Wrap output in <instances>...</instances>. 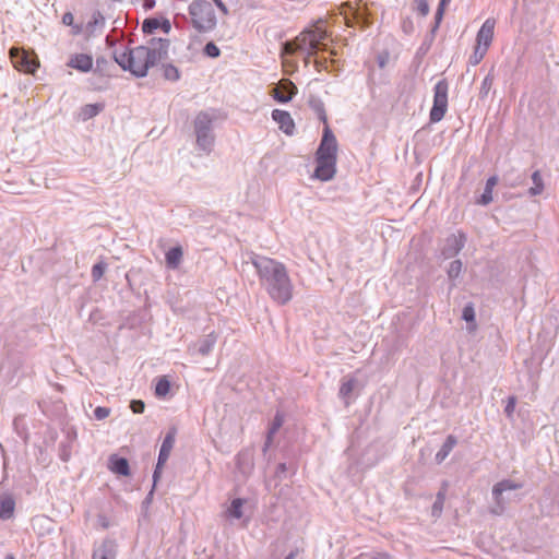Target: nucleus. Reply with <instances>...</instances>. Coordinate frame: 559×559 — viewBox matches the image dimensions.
<instances>
[{"label": "nucleus", "instance_id": "obj_1", "mask_svg": "<svg viewBox=\"0 0 559 559\" xmlns=\"http://www.w3.org/2000/svg\"><path fill=\"white\" fill-rule=\"evenodd\" d=\"M252 264L257 269L261 284L275 302L285 305L293 298V284L283 263L260 257L252 259Z\"/></svg>", "mask_w": 559, "mask_h": 559}, {"label": "nucleus", "instance_id": "obj_2", "mask_svg": "<svg viewBox=\"0 0 559 559\" xmlns=\"http://www.w3.org/2000/svg\"><path fill=\"white\" fill-rule=\"evenodd\" d=\"M156 47L139 46L116 56V61L124 70H129L136 76H144L147 70L166 53L169 46L167 39H158Z\"/></svg>", "mask_w": 559, "mask_h": 559}, {"label": "nucleus", "instance_id": "obj_3", "mask_svg": "<svg viewBox=\"0 0 559 559\" xmlns=\"http://www.w3.org/2000/svg\"><path fill=\"white\" fill-rule=\"evenodd\" d=\"M328 32L322 22H318L311 28L301 32L293 41L284 45V52L293 55L298 50L307 51L309 55L318 50H324L328 46Z\"/></svg>", "mask_w": 559, "mask_h": 559}, {"label": "nucleus", "instance_id": "obj_4", "mask_svg": "<svg viewBox=\"0 0 559 559\" xmlns=\"http://www.w3.org/2000/svg\"><path fill=\"white\" fill-rule=\"evenodd\" d=\"M189 15L192 26L199 33H209L216 27V13L213 4L209 1L193 0L189 5Z\"/></svg>", "mask_w": 559, "mask_h": 559}, {"label": "nucleus", "instance_id": "obj_5", "mask_svg": "<svg viewBox=\"0 0 559 559\" xmlns=\"http://www.w3.org/2000/svg\"><path fill=\"white\" fill-rule=\"evenodd\" d=\"M495 26L496 21L493 19H487L479 28L476 36L475 50L471 57L473 64H478L485 57L493 39Z\"/></svg>", "mask_w": 559, "mask_h": 559}, {"label": "nucleus", "instance_id": "obj_6", "mask_svg": "<svg viewBox=\"0 0 559 559\" xmlns=\"http://www.w3.org/2000/svg\"><path fill=\"white\" fill-rule=\"evenodd\" d=\"M433 105L430 110V121L439 122L443 119L448 110V91L449 85L445 80L439 81L435 85Z\"/></svg>", "mask_w": 559, "mask_h": 559}, {"label": "nucleus", "instance_id": "obj_7", "mask_svg": "<svg viewBox=\"0 0 559 559\" xmlns=\"http://www.w3.org/2000/svg\"><path fill=\"white\" fill-rule=\"evenodd\" d=\"M9 55L13 67L20 72L34 73L39 67L36 56L24 49L12 47Z\"/></svg>", "mask_w": 559, "mask_h": 559}, {"label": "nucleus", "instance_id": "obj_8", "mask_svg": "<svg viewBox=\"0 0 559 559\" xmlns=\"http://www.w3.org/2000/svg\"><path fill=\"white\" fill-rule=\"evenodd\" d=\"M211 124L212 119L205 112L199 114L194 121L197 143L204 151H209L213 145L214 138L211 134Z\"/></svg>", "mask_w": 559, "mask_h": 559}, {"label": "nucleus", "instance_id": "obj_9", "mask_svg": "<svg viewBox=\"0 0 559 559\" xmlns=\"http://www.w3.org/2000/svg\"><path fill=\"white\" fill-rule=\"evenodd\" d=\"M337 156V142L330 126L323 129L321 143L317 150L316 157H323L326 159H336Z\"/></svg>", "mask_w": 559, "mask_h": 559}, {"label": "nucleus", "instance_id": "obj_10", "mask_svg": "<svg viewBox=\"0 0 559 559\" xmlns=\"http://www.w3.org/2000/svg\"><path fill=\"white\" fill-rule=\"evenodd\" d=\"M175 437H176V430L173 429L171 431H169L163 443H162V447H160V450H159V455H158V461H157V465H156V468H155V472H154V481L157 480V478L159 477V474H160V469L162 467L164 466V464L167 462L169 455H170V452L174 448V444H175Z\"/></svg>", "mask_w": 559, "mask_h": 559}, {"label": "nucleus", "instance_id": "obj_11", "mask_svg": "<svg viewBox=\"0 0 559 559\" xmlns=\"http://www.w3.org/2000/svg\"><path fill=\"white\" fill-rule=\"evenodd\" d=\"M272 95L278 103H287L297 94V87L289 80H281L273 88Z\"/></svg>", "mask_w": 559, "mask_h": 559}, {"label": "nucleus", "instance_id": "obj_12", "mask_svg": "<svg viewBox=\"0 0 559 559\" xmlns=\"http://www.w3.org/2000/svg\"><path fill=\"white\" fill-rule=\"evenodd\" d=\"M316 160L317 167L314 171V177L322 181H328L332 179L336 171V159L316 157Z\"/></svg>", "mask_w": 559, "mask_h": 559}, {"label": "nucleus", "instance_id": "obj_13", "mask_svg": "<svg viewBox=\"0 0 559 559\" xmlns=\"http://www.w3.org/2000/svg\"><path fill=\"white\" fill-rule=\"evenodd\" d=\"M272 118L285 134L292 135L294 133L295 122L288 111L274 109L272 111Z\"/></svg>", "mask_w": 559, "mask_h": 559}, {"label": "nucleus", "instance_id": "obj_14", "mask_svg": "<svg viewBox=\"0 0 559 559\" xmlns=\"http://www.w3.org/2000/svg\"><path fill=\"white\" fill-rule=\"evenodd\" d=\"M93 63H94V60L91 55L74 53L69 58L67 66L69 68L75 69L80 72H88L92 70Z\"/></svg>", "mask_w": 559, "mask_h": 559}, {"label": "nucleus", "instance_id": "obj_15", "mask_svg": "<svg viewBox=\"0 0 559 559\" xmlns=\"http://www.w3.org/2000/svg\"><path fill=\"white\" fill-rule=\"evenodd\" d=\"M109 468L114 473L122 475V476H128L130 474L128 461L123 457H118L116 455L110 457Z\"/></svg>", "mask_w": 559, "mask_h": 559}, {"label": "nucleus", "instance_id": "obj_16", "mask_svg": "<svg viewBox=\"0 0 559 559\" xmlns=\"http://www.w3.org/2000/svg\"><path fill=\"white\" fill-rule=\"evenodd\" d=\"M457 439L450 435L448 436L447 440L442 444L441 449L437 452L435 459L437 463H442L447 456L450 454V452L453 450V448L456 445Z\"/></svg>", "mask_w": 559, "mask_h": 559}, {"label": "nucleus", "instance_id": "obj_17", "mask_svg": "<svg viewBox=\"0 0 559 559\" xmlns=\"http://www.w3.org/2000/svg\"><path fill=\"white\" fill-rule=\"evenodd\" d=\"M15 510V502L11 497L4 498L0 501V519L9 520L13 516Z\"/></svg>", "mask_w": 559, "mask_h": 559}, {"label": "nucleus", "instance_id": "obj_18", "mask_svg": "<svg viewBox=\"0 0 559 559\" xmlns=\"http://www.w3.org/2000/svg\"><path fill=\"white\" fill-rule=\"evenodd\" d=\"M182 259L181 247H174L166 253V263L169 267L176 269L180 264Z\"/></svg>", "mask_w": 559, "mask_h": 559}, {"label": "nucleus", "instance_id": "obj_19", "mask_svg": "<svg viewBox=\"0 0 559 559\" xmlns=\"http://www.w3.org/2000/svg\"><path fill=\"white\" fill-rule=\"evenodd\" d=\"M497 182H498V178L496 176H492L487 179L485 191L481 194L478 203L486 205L492 201V191H493V188L497 185Z\"/></svg>", "mask_w": 559, "mask_h": 559}, {"label": "nucleus", "instance_id": "obj_20", "mask_svg": "<svg viewBox=\"0 0 559 559\" xmlns=\"http://www.w3.org/2000/svg\"><path fill=\"white\" fill-rule=\"evenodd\" d=\"M115 550L111 544L104 543L94 550L92 559H114Z\"/></svg>", "mask_w": 559, "mask_h": 559}, {"label": "nucleus", "instance_id": "obj_21", "mask_svg": "<svg viewBox=\"0 0 559 559\" xmlns=\"http://www.w3.org/2000/svg\"><path fill=\"white\" fill-rule=\"evenodd\" d=\"M534 186L530 188L528 192L531 195H538L544 191V181L539 170H536L532 175Z\"/></svg>", "mask_w": 559, "mask_h": 559}, {"label": "nucleus", "instance_id": "obj_22", "mask_svg": "<svg viewBox=\"0 0 559 559\" xmlns=\"http://www.w3.org/2000/svg\"><path fill=\"white\" fill-rule=\"evenodd\" d=\"M103 109V106L99 104H88L85 105L81 110V116L84 120L91 119L98 115Z\"/></svg>", "mask_w": 559, "mask_h": 559}, {"label": "nucleus", "instance_id": "obj_23", "mask_svg": "<svg viewBox=\"0 0 559 559\" xmlns=\"http://www.w3.org/2000/svg\"><path fill=\"white\" fill-rule=\"evenodd\" d=\"M170 391V382L166 377H162L157 380L155 386V394L159 397H165Z\"/></svg>", "mask_w": 559, "mask_h": 559}, {"label": "nucleus", "instance_id": "obj_24", "mask_svg": "<svg viewBox=\"0 0 559 559\" xmlns=\"http://www.w3.org/2000/svg\"><path fill=\"white\" fill-rule=\"evenodd\" d=\"M356 384L357 382L355 379L344 380L340 388L341 397L348 399L352 395L353 391L355 390Z\"/></svg>", "mask_w": 559, "mask_h": 559}, {"label": "nucleus", "instance_id": "obj_25", "mask_svg": "<svg viewBox=\"0 0 559 559\" xmlns=\"http://www.w3.org/2000/svg\"><path fill=\"white\" fill-rule=\"evenodd\" d=\"M245 501L242 499H234L228 509V513L230 516L235 519H240L242 516V507Z\"/></svg>", "mask_w": 559, "mask_h": 559}, {"label": "nucleus", "instance_id": "obj_26", "mask_svg": "<svg viewBox=\"0 0 559 559\" xmlns=\"http://www.w3.org/2000/svg\"><path fill=\"white\" fill-rule=\"evenodd\" d=\"M518 487V485H514L511 481L503 480L495 485L492 493L498 498L503 491L516 489Z\"/></svg>", "mask_w": 559, "mask_h": 559}, {"label": "nucleus", "instance_id": "obj_27", "mask_svg": "<svg viewBox=\"0 0 559 559\" xmlns=\"http://www.w3.org/2000/svg\"><path fill=\"white\" fill-rule=\"evenodd\" d=\"M284 423V418L281 414H276V416L273 419L272 426L269 430L267 435V443L272 442L273 436L277 432V430L282 427Z\"/></svg>", "mask_w": 559, "mask_h": 559}, {"label": "nucleus", "instance_id": "obj_28", "mask_svg": "<svg viewBox=\"0 0 559 559\" xmlns=\"http://www.w3.org/2000/svg\"><path fill=\"white\" fill-rule=\"evenodd\" d=\"M159 25H160V20H158V19H146L143 22L142 29H143L144 33L152 34L157 28H159Z\"/></svg>", "mask_w": 559, "mask_h": 559}, {"label": "nucleus", "instance_id": "obj_29", "mask_svg": "<svg viewBox=\"0 0 559 559\" xmlns=\"http://www.w3.org/2000/svg\"><path fill=\"white\" fill-rule=\"evenodd\" d=\"M204 52L211 58H217L221 53V50L214 43L210 41L205 45Z\"/></svg>", "mask_w": 559, "mask_h": 559}, {"label": "nucleus", "instance_id": "obj_30", "mask_svg": "<svg viewBox=\"0 0 559 559\" xmlns=\"http://www.w3.org/2000/svg\"><path fill=\"white\" fill-rule=\"evenodd\" d=\"M104 272H105V264L97 263L92 269V276L95 281H98L104 275Z\"/></svg>", "mask_w": 559, "mask_h": 559}, {"label": "nucleus", "instance_id": "obj_31", "mask_svg": "<svg viewBox=\"0 0 559 559\" xmlns=\"http://www.w3.org/2000/svg\"><path fill=\"white\" fill-rule=\"evenodd\" d=\"M463 319L466 322H473L475 320V311L472 305H467L463 309Z\"/></svg>", "mask_w": 559, "mask_h": 559}, {"label": "nucleus", "instance_id": "obj_32", "mask_svg": "<svg viewBox=\"0 0 559 559\" xmlns=\"http://www.w3.org/2000/svg\"><path fill=\"white\" fill-rule=\"evenodd\" d=\"M110 409L107 407L98 406L94 409V416L96 419L102 420L109 416Z\"/></svg>", "mask_w": 559, "mask_h": 559}, {"label": "nucleus", "instance_id": "obj_33", "mask_svg": "<svg viewBox=\"0 0 559 559\" xmlns=\"http://www.w3.org/2000/svg\"><path fill=\"white\" fill-rule=\"evenodd\" d=\"M461 270H462V263H461V261H459V260L453 261V262L450 264L449 275H450L451 277H456V276L461 273Z\"/></svg>", "mask_w": 559, "mask_h": 559}, {"label": "nucleus", "instance_id": "obj_34", "mask_svg": "<svg viewBox=\"0 0 559 559\" xmlns=\"http://www.w3.org/2000/svg\"><path fill=\"white\" fill-rule=\"evenodd\" d=\"M452 240L455 243V249L452 254H455L463 248L464 242H465V237H464V235L460 234L459 236H453Z\"/></svg>", "mask_w": 559, "mask_h": 559}, {"label": "nucleus", "instance_id": "obj_35", "mask_svg": "<svg viewBox=\"0 0 559 559\" xmlns=\"http://www.w3.org/2000/svg\"><path fill=\"white\" fill-rule=\"evenodd\" d=\"M134 3L141 5L144 10H151L155 7V0H132Z\"/></svg>", "mask_w": 559, "mask_h": 559}, {"label": "nucleus", "instance_id": "obj_36", "mask_svg": "<svg viewBox=\"0 0 559 559\" xmlns=\"http://www.w3.org/2000/svg\"><path fill=\"white\" fill-rule=\"evenodd\" d=\"M165 75L167 79L177 80L179 78V72L175 67L169 66L165 69Z\"/></svg>", "mask_w": 559, "mask_h": 559}, {"label": "nucleus", "instance_id": "obj_37", "mask_svg": "<svg viewBox=\"0 0 559 559\" xmlns=\"http://www.w3.org/2000/svg\"><path fill=\"white\" fill-rule=\"evenodd\" d=\"M130 407L133 411V413L140 414V413H143V411H144V403L142 401L135 400V401L131 402Z\"/></svg>", "mask_w": 559, "mask_h": 559}, {"label": "nucleus", "instance_id": "obj_38", "mask_svg": "<svg viewBox=\"0 0 559 559\" xmlns=\"http://www.w3.org/2000/svg\"><path fill=\"white\" fill-rule=\"evenodd\" d=\"M443 502H444V493L439 492L437 496V501L433 504V510L437 511L438 513H440L442 511Z\"/></svg>", "mask_w": 559, "mask_h": 559}, {"label": "nucleus", "instance_id": "obj_39", "mask_svg": "<svg viewBox=\"0 0 559 559\" xmlns=\"http://www.w3.org/2000/svg\"><path fill=\"white\" fill-rule=\"evenodd\" d=\"M515 403H516V400L514 396H510L508 399V404L506 406V413L508 414V416H511L514 412V408H515Z\"/></svg>", "mask_w": 559, "mask_h": 559}, {"label": "nucleus", "instance_id": "obj_40", "mask_svg": "<svg viewBox=\"0 0 559 559\" xmlns=\"http://www.w3.org/2000/svg\"><path fill=\"white\" fill-rule=\"evenodd\" d=\"M62 23L67 26H72L74 23V16L71 12H66L62 15Z\"/></svg>", "mask_w": 559, "mask_h": 559}, {"label": "nucleus", "instance_id": "obj_41", "mask_svg": "<svg viewBox=\"0 0 559 559\" xmlns=\"http://www.w3.org/2000/svg\"><path fill=\"white\" fill-rule=\"evenodd\" d=\"M418 10L423 15H427L429 12V7L426 1H419L418 3Z\"/></svg>", "mask_w": 559, "mask_h": 559}, {"label": "nucleus", "instance_id": "obj_42", "mask_svg": "<svg viewBox=\"0 0 559 559\" xmlns=\"http://www.w3.org/2000/svg\"><path fill=\"white\" fill-rule=\"evenodd\" d=\"M159 28H162L164 33L168 34L171 28L170 22L168 20H160Z\"/></svg>", "mask_w": 559, "mask_h": 559}, {"label": "nucleus", "instance_id": "obj_43", "mask_svg": "<svg viewBox=\"0 0 559 559\" xmlns=\"http://www.w3.org/2000/svg\"><path fill=\"white\" fill-rule=\"evenodd\" d=\"M354 19L357 21V22H362L364 24H368V20L364 17V14L362 12L360 11V9H357L356 12H355V15H354Z\"/></svg>", "mask_w": 559, "mask_h": 559}, {"label": "nucleus", "instance_id": "obj_44", "mask_svg": "<svg viewBox=\"0 0 559 559\" xmlns=\"http://www.w3.org/2000/svg\"><path fill=\"white\" fill-rule=\"evenodd\" d=\"M213 1L216 4V7L223 12V14L228 13V9L222 0H213Z\"/></svg>", "mask_w": 559, "mask_h": 559}, {"label": "nucleus", "instance_id": "obj_45", "mask_svg": "<svg viewBox=\"0 0 559 559\" xmlns=\"http://www.w3.org/2000/svg\"><path fill=\"white\" fill-rule=\"evenodd\" d=\"M319 118H320V120L323 122L324 128H326V126H329V123H328V117H326V114H325V111H324V109H323V108H321V109H320V111H319Z\"/></svg>", "mask_w": 559, "mask_h": 559}, {"label": "nucleus", "instance_id": "obj_46", "mask_svg": "<svg viewBox=\"0 0 559 559\" xmlns=\"http://www.w3.org/2000/svg\"><path fill=\"white\" fill-rule=\"evenodd\" d=\"M314 63H316L317 69L319 70V69H320V67H321V61H320L319 59H317V60L314 61Z\"/></svg>", "mask_w": 559, "mask_h": 559}, {"label": "nucleus", "instance_id": "obj_47", "mask_svg": "<svg viewBox=\"0 0 559 559\" xmlns=\"http://www.w3.org/2000/svg\"><path fill=\"white\" fill-rule=\"evenodd\" d=\"M448 2H450V0H441L440 5L442 7V5H444L445 3H448Z\"/></svg>", "mask_w": 559, "mask_h": 559}, {"label": "nucleus", "instance_id": "obj_48", "mask_svg": "<svg viewBox=\"0 0 559 559\" xmlns=\"http://www.w3.org/2000/svg\"><path fill=\"white\" fill-rule=\"evenodd\" d=\"M4 559H15L13 555H8Z\"/></svg>", "mask_w": 559, "mask_h": 559}, {"label": "nucleus", "instance_id": "obj_49", "mask_svg": "<svg viewBox=\"0 0 559 559\" xmlns=\"http://www.w3.org/2000/svg\"><path fill=\"white\" fill-rule=\"evenodd\" d=\"M286 559H294V554L288 555Z\"/></svg>", "mask_w": 559, "mask_h": 559}]
</instances>
